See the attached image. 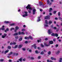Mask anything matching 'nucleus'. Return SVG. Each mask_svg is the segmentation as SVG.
<instances>
[{
    "label": "nucleus",
    "instance_id": "8",
    "mask_svg": "<svg viewBox=\"0 0 62 62\" xmlns=\"http://www.w3.org/2000/svg\"><path fill=\"white\" fill-rule=\"evenodd\" d=\"M45 19H50V16H46L45 17Z\"/></svg>",
    "mask_w": 62,
    "mask_h": 62
},
{
    "label": "nucleus",
    "instance_id": "59",
    "mask_svg": "<svg viewBox=\"0 0 62 62\" xmlns=\"http://www.w3.org/2000/svg\"><path fill=\"white\" fill-rule=\"evenodd\" d=\"M53 60H54L55 61L56 60V59L55 58H54V59H53Z\"/></svg>",
    "mask_w": 62,
    "mask_h": 62
},
{
    "label": "nucleus",
    "instance_id": "18",
    "mask_svg": "<svg viewBox=\"0 0 62 62\" xmlns=\"http://www.w3.org/2000/svg\"><path fill=\"white\" fill-rule=\"evenodd\" d=\"M62 58H60V60H59V62H62Z\"/></svg>",
    "mask_w": 62,
    "mask_h": 62
},
{
    "label": "nucleus",
    "instance_id": "15",
    "mask_svg": "<svg viewBox=\"0 0 62 62\" xmlns=\"http://www.w3.org/2000/svg\"><path fill=\"white\" fill-rule=\"evenodd\" d=\"M5 26H3L2 27V28H1L0 29H1L2 30H5Z\"/></svg>",
    "mask_w": 62,
    "mask_h": 62
},
{
    "label": "nucleus",
    "instance_id": "49",
    "mask_svg": "<svg viewBox=\"0 0 62 62\" xmlns=\"http://www.w3.org/2000/svg\"><path fill=\"white\" fill-rule=\"evenodd\" d=\"M41 54H44L43 52L42 51L41 52Z\"/></svg>",
    "mask_w": 62,
    "mask_h": 62
},
{
    "label": "nucleus",
    "instance_id": "2",
    "mask_svg": "<svg viewBox=\"0 0 62 62\" xmlns=\"http://www.w3.org/2000/svg\"><path fill=\"white\" fill-rule=\"evenodd\" d=\"M24 13L25 14L23 15L22 16L23 17H26V16H28V14H27V13H28V12H27L25 11L24 12Z\"/></svg>",
    "mask_w": 62,
    "mask_h": 62
},
{
    "label": "nucleus",
    "instance_id": "25",
    "mask_svg": "<svg viewBox=\"0 0 62 62\" xmlns=\"http://www.w3.org/2000/svg\"><path fill=\"white\" fill-rule=\"evenodd\" d=\"M15 25V24L14 23H13L12 24H10V26H12L13 25Z\"/></svg>",
    "mask_w": 62,
    "mask_h": 62
},
{
    "label": "nucleus",
    "instance_id": "27",
    "mask_svg": "<svg viewBox=\"0 0 62 62\" xmlns=\"http://www.w3.org/2000/svg\"><path fill=\"white\" fill-rule=\"evenodd\" d=\"M18 47V45H16L14 47H13V48H16Z\"/></svg>",
    "mask_w": 62,
    "mask_h": 62
},
{
    "label": "nucleus",
    "instance_id": "9",
    "mask_svg": "<svg viewBox=\"0 0 62 62\" xmlns=\"http://www.w3.org/2000/svg\"><path fill=\"white\" fill-rule=\"evenodd\" d=\"M18 34L19 35H24L25 34L24 32H21L20 31L19 32Z\"/></svg>",
    "mask_w": 62,
    "mask_h": 62
},
{
    "label": "nucleus",
    "instance_id": "12",
    "mask_svg": "<svg viewBox=\"0 0 62 62\" xmlns=\"http://www.w3.org/2000/svg\"><path fill=\"white\" fill-rule=\"evenodd\" d=\"M44 45L45 46H46V47H48V46H50V44H47L46 43H45L44 44Z\"/></svg>",
    "mask_w": 62,
    "mask_h": 62
},
{
    "label": "nucleus",
    "instance_id": "23",
    "mask_svg": "<svg viewBox=\"0 0 62 62\" xmlns=\"http://www.w3.org/2000/svg\"><path fill=\"white\" fill-rule=\"evenodd\" d=\"M22 59H23V58H20V59L19 60V61H21V62H22Z\"/></svg>",
    "mask_w": 62,
    "mask_h": 62
},
{
    "label": "nucleus",
    "instance_id": "35",
    "mask_svg": "<svg viewBox=\"0 0 62 62\" xmlns=\"http://www.w3.org/2000/svg\"><path fill=\"white\" fill-rule=\"evenodd\" d=\"M2 38H3V39H4L5 38V37L4 35H2Z\"/></svg>",
    "mask_w": 62,
    "mask_h": 62
},
{
    "label": "nucleus",
    "instance_id": "3",
    "mask_svg": "<svg viewBox=\"0 0 62 62\" xmlns=\"http://www.w3.org/2000/svg\"><path fill=\"white\" fill-rule=\"evenodd\" d=\"M45 23L44 24V25L45 27H48V21L47 20H46L45 21Z\"/></svg>",
    "mask_w": 62,
    "mask_h": 62
},
{
    "label": "nucleus",
    "instance_id": "19",
    "mask_svg": "<svg viewBox=\"0 0 62 62\" xmlns=\"http://www.w3.org/2000/svg\"><path fill=\"white\" fill-rule=\"evenodd\" d=\"M48 23L49 24H51V23H52V21H48Z\"/></svg>",
    "mask_w": 62,
    "mask_h": 62
},
{
    "label": "nucleus",
    "instance_id": "16",
    "mask_svg": "<svg viewBox=\"0 0 62 62\" xmlns=\"http://www.w3.org/2000/svg\"><path fill=\"white\" fill-rule=\"evenodd\" d=\"M49 43L50 44H53V41H50Z\"/></svg>",
    "mask_w": 62,
    "mask_h": 62
},
{
    "label": "nucleus",
    "instance_id": "54",
    "mask_svg": "<svg viewBox=\"0 0 62 62\" xmlns=\"http://www.w3.org/2000/svg\"><path fill=\"white\" fill-rule=\"evenodd\" d=\"M22 50L23 51H25V49L24 48H22Z\"/></svg>",
    "mask_w": 62,
    "mask_h": 62
},
{
    "label": "nucleus",
    "instance_id": "46",
    "mask_svg": "<svg viewBox=\"0 0 62 62\" xmlns=\"http://www.w3.org/2000/svg\"><path fill=\"white\" fill-rule=\"evenodd\" d=\"M0 61H1L2 62H3V61H4V60L3 59H1L0 60Z\"/></svg>",
    "mask_w": 62,
    "mask_h": 62
},
{
    "label": "nucleus",
    "instance_id": "11",
    "mask_svg": "<svg viewBox=\"0 0 62 62\" xmlns=\"http://www.w3.org/2000/svg\"><path fill=\"white\" fill-rule=\"evenodd\" d=\"M19 29V27H18L16 26V30H15V33H16V32H17V30H18Z\"/></svg>",
    "mask_w": 62,
    "mask_h": 62
},
{
    "label": "nucleus",
    "instance_id": "33",
    "mask_svg": "<svg viewBox=\"0 0 62 62\" xmlns=\"http://www.w3.org/2000/svg\"><path fill=\"white\" fill-rule=\"evenodd\" d=\"M22 38H21L19 39V41H21L22 40Z\"/></svg>",
    "mask_w": 62,
    "mask_h": 62
},
{
    "label": "nucleus",
    "instance_id": "14",
    "mask_svg": "<svg viewBox=\"0 0 62 62\" xmlns=\"http://www.w3.org/2000/svg\"><path fill=\"white\" fill-rule=\"evenodd\" d=\"M40 16H39L38 17V19L37 20V21L38 22H39V21H40Z\"/></svg>",
    "mask_w": 62,
    "mask_h": 62
},
{
    "label": "nucleus",
    "instance_id": "56",
    "mask_svg": "<svg viewBox=\"0 0 62 62\" xmlns=\"http://www.w3.org/2000/svg\"><path fill=\"white\" fill-rule=\"evenodd\" d=\"M38 59H40V56H39L38 57Z\"/></svg>",
    "mask_w": 62,
    "mask_h": 62
},
{
    "label": "nucleus",
    "instance_id": "43",
    "mask_svg": "<svg viewBox=\"0 0 62 62\" xmlns=\"http://www.w3.org/2000/svg\"><path fill=\"white\" fill-rule=\"evenodd\" d=\"M12 54V52H11L9 54V55H11V54Z\"/></svg>",
    "mask_w": 62,
    "mask_h": 62
},
{
    "label": "nucleus",
    "instance_id": "39",
    "mask_svg": "<svg viewBox=\"0 0 62 62\" xmlns=\"http://www.w3.org/2000/svg\"><path fill=\"white\" fill-rule=\"evenodd\" d=\"M25 29H23L22 30V31H25Z\"/></svg>",
    "mask_w": 62,
    "mask_h": 62
},
{
    "label": "nucleus",
    "instance_id": "52",
    "mask_svg": "<svg viewBox=\"0 0 62 62\" xmlns=\"http://www.w3.org/2000/svg\"><path fill=\"white\" fill-rule=\"evenodd\" d=\"M44 52H45V53H46V52H47V51H46V50H44Z\"/></svg>",
    "mask_w": 62,
    "mask_h": 62
},
{
    "label": "nucleus",
    "instance_id": "37",
    "mask_svg": "<svg viewBox=\"0 0 62 62\" xmlns=\"http://www.w3.org/2000/svg\"><path fill=\"white\" fill-rule=\"evenodd\" d=\"M52 36H55V34L54 33H53L52 34H51Z\"/></svg>",
    "mask_w": 62,
    "mask_h": 62
},
{
    "label": "nucleus",
    "instance_id": "29",
    "mask_svg": "<svg viewBox=\"0 0 62 62\" xmlns=\"http://www.w3.org/2000/svg\"><path fill=\"white\" fill-rule=\"evenodd\" d=\"M58 46V45L57 44L55 45V47L56 48H57Z\"/></svg>",
    "mask_w": 62,
    "mask_h": 62
},
{
    "label": "nucleus",
    "instance_id": "30",
    "mask_svg": "<svg viewBox=\"0 0 62 62\" xmlns=\"http://www.w3.org/2000/svg\"><path fill=\"white\" fill-rule=\"evenodd\" d=\"M7 34L6 33H4V36L5 37H6V36H7Z\"/></svg>",
    "mask_w": 62,
    "mask_h": 62
},
{
    "label": "nucleus",
    "instance_id": "44",
    "mask_svg": "<svg viewBox=\"0 0 62 62\" xmlns=\"http://www.w3.org/2000/svg\"><path fill=\"white\" fill-rule=\"evenodd\" d=\"M16 44V42H14L13 43V45H15Z\"/></svg>",
    "mask_w": 62,
    "mask_h": 62
},
{
    "label": "nucleus",
    "instance_id": "26",
    "mask_svg": "<svg viewBox=\"0 0 62 62\" xmlns=\"http://www.w3.org/2000/svg\"><path fill=\"white\" fill-rule=\"evenodd\" d=\"M58 34H57V33L55 34V37H58Z\"/></svg>",
    "mask_w": 62,
    "mask_h": 62
},
{
    "label": "nucleus",
    "instance_id": "64",
    "mask_svg": "<svg viewBox=\"0 0 62 62\" xmlns=\"http://www.w3.org/2000/svg\"><path fill=\"white\" fill-rule=\"evenodd\" d=\"M23 61H25V59H23Z\"/></svg>",
    "mask_w": 62,
    "mask_h": 62
},
{
    "label": "nucleus",
    "instance_id": "31",
    "mask_svg": "<svg viewBox=\"0 0 62 62\" xmlns=\"http://www.w3.org/2000/svg\"><path fill=\"white\" fill-rule=\"evenodd\" d=\"M58 15L59 16H60V12H58Z\"/></svg>",
    "mask_w": 62,
    "mask_h": 62
},
{
    "label": "nucleus",
    "instance_id": "45",
    "mask_svg": "<svg viewBox=\"0 0 62 62\" xmlns=\"http://www.w3.org/2000/svg\"><path fill=\"white\" fill-rule=\"evenodd\" d=\"M41 46L42 47H44V46L42 45V44H41Z\"/></svg>",
    "mask_w": 62,
    "mask_h": 62
},
{
    "label": "nucleus",
    "instance_id": "20",
    "mask_svg": "<svg viewBox=\"0 0 62 62\" xmlns=\"http://www.w3.org/2000/svg\"><path fill=\"white\" fill-rule=\"evenodd\" d=\"M53 10V9L52 8H50L49 9V12H51V11Z\"/></svg>",
    "mask_w": 62,
    "mask_h": 62
},
{
    "label": "nucleus",
    "instance_id": "53",
    "mask_svg": "<svg viewBox=\"0 0 62 62\" xmlns=\"http://www.w3.org/2000/svg\"><path fill=\"white\" fill-rule=\"evenodd\" d=\"M56 26H58V27H60V25H58V24H57L56 25Z\"/></svg>",
    "mask_w": 62,
    "mask_h": 62
},
{
    "label": "nucleus",
    "instance_id": "38",
    "mask_svg": "<svg viewBox=\"0 0 62 62\" xmlns=\"http://www.w3.org/2000/svg\"><path fill=\"white\" fill-rule=\"evenodd\" d=\"M40 42L41 41V39H40L39 40H37V42Z\"/></svg>",
    "mask_w": 62,
    "mask_h": 62
},
{
    "label": "nucleus",
    "instance_id": "51",
    "mask_svg": "<svg viewBox=\"0 0 62 62\" xmlns=\"http://www.w3.org/2000/svg\"><path fill=\"white\" fill-rule=\"evenodd\" d=\"M56 39H55L54 38L53 39V41H55V40Z\"/></svg>",
    "mask_w": 62,
    "mask_h": 62
},
{
    "label": "nucleus",
    "instance_id": "41",
    "mask_svg": "<svg viewBox=\"0 0 62 62\" xmlns=\"http://www.w3.org/2000/svg\"><path fill=\"white\" fill-rule=\"evenodd\" d=\"M31 59L32 60H33L34 59V58L33 57H31Z\"/></svg>",
    "mask_w": 62,
    "mask_h": 62
},
{
    "label": "nucleus",
    "instance_id": "17",
    "mask_svg": "<svg viewBox=\"0 0 62 62\" xmlns=\"http://www.w3.org/2000/svg\"><path fill=\"white\" fill-rule=\"evenodd\" d=\"M9 51V50H7L6 51L4 52L5 54H6V53H8V52Z\"/></svg>",
    "mask_w": 62,
    "mask_h": 62
},
{
    "label": "nucleus",
    "instance_id": "40",
    "mask_svg": "<svg viewBox=\"0 0 62 62\" xmlns=\"http://www.w3.org/2000/svg\"><path fill=\"white\" fill-rule=\"evenodd\" d=\"M54 58L53 57H52L51 58V59L52 60H54Z\"/></svg>",
    "mask_w": 62,
    "mask_h": 62
},
{
    "label": "nucleus",
    "instance_id": "28",
    "mask_svg": "<svg viewBox=\"0 0 62 62\" xmlns=\"http://www.w3.org/2000/svg\"><path fill=\"white\" fill-rule=\"evenodd\" d=\"M14 28H12L10 29V30L11 31H12L13 30H14Z\"/></svg>",
    "mask_w": 62,
    "mask_h": 62
},
{
    "label": "nucleus",
    "instance_id": "13",
    "mask_svg": "<svg viewBox=\"0 0 62 62\" xmlns=\"http://www.w3.org/2000/svg\"><path fill=\"white\" fill-rule=\"evenodd\" d=\"M36 44H34L33 45H32V47H34V49H36Z\"/></svg>",
    "mask_w": 62,
    "mask_h": 62
},
{
    "label": "nucleus",
    "instance_id": "7",
    "mask_svg": "<svg viewBox=\"0 0 62 62\" xmlns=\"http://www.w3.org/2000/svg\"><path fill=\"white\" fill-rule=\"evenodd\" d=\"M52 31V30L51 29H50V30H48V33L49 34H51V33H52L53 32Z\"/></svg>",
    "mask_w": 62,
    "mask_h": 62
},
{
    "label": "nucleus",
    "instance_id": "48",
    "mask_svg": "<svg viewBox=\"0 0 62 62\" xmlns=\"http://www.w3.org/2000/svg\"><path fill=\"white\" fill-rule=\"evenodd\" d=\"M13 43L11 42L10 43V45H12L13 44Z\"/></svg>",
    "mask_w": 62,
    "mask_h": 62
},
{
    "label": "nucleus",
    "instance_id": "61",
    "mask_svg": "<svg viewBox=\"0 0 62 62\" xmlns=\"http://www.w3.org/2000/svg\"><path fill=\"white\" fill-rule=\"evenodd\" d=\"M6 30L7 31H8L9 30V29H8V28L7 29H6Z\"/></svg>",
    "mask_w": 62,
    "mask_h": 62
},
{
    "label": "nucleus",
    "instance_id": "22",
    "mask_svg": "<svg viewBox=\"0 0 62 62\" xmlns=\"http://www.w3.org/2000/svg\"><path fill=\"white\" fill-rule=\"evenodd\" d=\"M17 35H18V33H15L13 35V36H16Z\"/></svg>",
    "mask_w": 62,
    "mask_h": 62
},
{
    "label": "nucleus",
    "instance_id": "58",
    "mask_svg": "<svg viewBox=\"0 0 62 62\" xmlns=\"http://www.w3.org/2000/svg\"><path fill=\"white\" fill-rule=\"evenodd\" d=\"M40 11H42V9H40Z\"/></svg>",
    "mask_w": 62,
    "mask_h": 62
},
{
    "label": "nucleus",
    "instance_id": "10",
    "mask_svg": "<svg viewBox=\"0 0 62 62\" xmlns=\"http://www.w3.org/2000/svg\"><path fill=\"white\" fill-rule=\"evenodd\" d=\"M59 53H60V51L59 50H58L55 52V54L56 55H58Z\"/></svg>",
    "mask_w": 62,
    "mask_h": 62
},
{
    "label": "nucleus",
    "instance_id": "6",
    "mask_svg": "<svg viewBox=\"0 0 62 62\" xmlns=\"http://www.w3.org/2000/svg\"><path fill=\"white\" fill-rule=\"evenodd\" d=\"M35 8H33V14L34 15L35 14V12H36V9H35Z\"/></svg>",
    "mask_w": 62,
    "mask_h": 62
},
{
    "label": "nucleus",
    "instance_id": "24",
    "mask_svg": "<svg viewBox=\"0 0 62 62\" xmlns=\"http://www.w3.org/2000/svg\"><path fill=\"white\" fill-rule=\"evenodd\" d=\"M35 53L36 54H39V52L38 51L36 50L35 51Z\"/></svg>",
    "mask_w": 62,
    "mask_h": 62
},
{
    "label": "nucleus",
    "instance_id": "50",
    "mask_svg": "<svg viewBox=\"0 0 62 62\" xmlns=\"http://www.w3.org/2000/svg\"><path fill=\"white\" fill-rule=\"evenodd\" d=\"M25 43H26V44L28 43V41H26L25 42Z\"/></svg>",
    "mask_w": 62,
    "mask_h": 62
},
{
    "label": "nucleus",
    "instance_id": "5",
    "mask_svg": "<svg viewBox=\"0 0 62 62\" xmlns=\"http://www.w3.org/2000/svg\"><path fill=\"white\" fill-rule=\"evenodd\" d=\"M33 39V38L30 36L29 37H25V39Z\"/></svg>",
    "mask_w": 62,
    "mask_h": 62
},
{
    "label": "nucleus",
    "instance_id": "21",
    "mask_svg": "<svg viewBox=\"0 0 62 62\" xmlns=\"http://www.w3.org/2000/svg\"><path fill=\"white\" fill-rule=\"evenodd\" d=\"M22 46H23V45H20L18 47V48L19 49H20V48H22Z\"/></svg>",
    "mask_w": 62,
    "mask_h": 62
},
{
    "label": "nucleus",
    "instance_id": "63",
    "mask_svg": "<svg viewBox=\"0 0 62 62\" xmlns=\"http://www.w3.org/2000/svg\"><path fill=\"white\" fill-rule=\"evenodd\" d=\"M9 62H12V61L11 60H9Z\"/></svg>",
    "mask_w": 62,
    "mask_h": 62
},
{
    "label": "nucleus",
    "instance_id": "36",
    "mask_svg": "<svg viewBox=\"0 0 62 62\" xmlns=\"http://www.w3.org/2000/svg\"><path fill=\"white\" fill-rule=\"evenodd\" d=\"M8 48L9 49H11V47L10 46H8Z\"/></svg>",
    "mask_w": 62,
    "mask_h": 62
},
{
    "label": "nucleus",
    "instance_id": "57",
    "mask_svg": "<svg viewBox=\"0 0 62 62\" xmlns=\"http://www.w3.org/2000/svg\"><path fill=\"white\" fill-rule=\"evenodd\" d=\"M29 52H32V50H31L30 49L29 50Z\"/></svg>",
    "mask_w": 62,
    "mask_h": 62
},
{
    "label": "nucleus",
    "instance_id": "32",
    "mask_svg": "<svg viewBox=\"0 0 62 62\" xmlns=\"http://www.w3.org/2000/svg\"><path fill=\"white\" fill-rule=\"evenodd\" d=\"M5 23H9V22L8 21H6L5 22Z\"/></svg>",
    "mask_w": 62,
    "mask_h": 62
},
{
    "label": "nucleus",
    "instance_id": "60",
    "mask_svg": "<svg viewBox=\"0 0 62 62\" xmlns=\"http://www.w3.org/2000/svg\"><path fill=\"white\" fill-rule=\"evenodd\" d=\"M16 39H18V36H16L15 37Z\"/></svg>",
    "mask_w": 62,
    "mask_h": 62
},
{
    "label": "nucleus",
    "instance_id": "42",
    "mask_svg": "<svg viewBox=\"0 0 62 62\" xmlns=\"http://www.w3.org/2000/svg\"><path fill=\"white\" fill-rule=\"evenodd\" d=\"M54 29H55V30L56 29V27H54L53 28Z\"/></svg>",
    "mask_w": 62,
    "mask_h": 62
},
{
    "label": "nucleus",
    "instance_id": "62",
    "mask_svg": "<svg viewBox=\"0 0 62 62\" xmlns=\"http://www.w3.org/2000/svg\"><path fill=\"white\" fill-rule=\"evenodd\" d=\"M15 55H19V54H18L16 53L15 54Z\"/></svg>",
    "mask_w": 62,
    "mask_h": 62
},
{
    "label": "nucleus",
    "instance_id": "47",
    "mask_svg": "<svg viewBox=\"0 0 62 62\" xmlns=\"http://www.w3.org/2000/svg\"><path fill=\"white\" fill-rule=\"evenodd\" d=\"M53 25H52L50 27L51 28H53Z\"/></svg>",
    "mask_w": 62,
    "mask_h": 62
},
{
    "label": "nucleus",
    "instance_id": "1",
    "mask_svg": "<svg viewBox=\"0 0 62 62\" xmlns=\"http://www.w3.org/2000/svg\"><path fill=\"white\" fill-rule=\"evenodd\" d=\"M26 8H27V9L28 10V9H29L30 10H29L28 11L29 12V13H30L31 12V11L32 10V8H31L30 7V5H29L28 4V6H27L26 7Z\"/></svg>",
    "mask_w": 62,
    "mask_h": 62
},
{
    "label": "nucleus",
    "instance_id": "4",
    "mask_svg": "<svg viewBox=\"0 0 62 62\" xmlns=\"http://www.w3.org/2000/svg\"><path fill=\"white\" fill-rule=\"evenodd\" d=\"M46 3L47 5H49V6H51V5L52 4V3L50 2L49 0H47Z\"/></svg>",
    "mask_w": 62,
    "mask_h": 62
},
{
    "label": "nucleus",
    "instance_id": "55",
    "mask_svg": "<svg viewBox=\"0 0 62 62\" xmlns=\"http://www.w3.org/2000/svg\"><path fill=\"white\" fill-rule=\"evenodd\" d=\"M56 11H54V14H55V13H56Z\"/></svg>",
    "mask_w": 62,
    "mask_h": 62
},
{
    "label": "nucleus",
    "instance_id": "34",
    "mask_svg": "<svg viewBox=\"0 0 62 62\" xmlns=\"http://www.w3.org/2000/svg\"><path fill=\"white\" fill-rule=\"evenodd\" d=\"M51 54V52H50V51H49L48 52V54H49V55H50V54Z\"/></svg>",
    "mask_w": 62,
    "mask_h": 62
}]
</instances>
